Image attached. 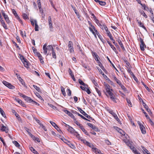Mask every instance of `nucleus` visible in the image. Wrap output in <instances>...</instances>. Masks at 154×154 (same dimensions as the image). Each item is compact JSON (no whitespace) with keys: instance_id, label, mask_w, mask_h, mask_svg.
Wrapping results in <instances>:
<instances>
[{"instance_id":"obj_53","label":"nucleus","mask_w":154,"mask_h":154,"mask_svg":"<svg viewBox=\"0 0 154 154\" xmlns=\"http://www.w3.org/2000/svg\"><path fill=\"white\" fill-rule=\"evenodd\" d=\"M50 122L52 125H53V126H54L55 128V127H57V125L54 122L50 121Z\"/></svg>"},{"instance_id":"obj_31","label":"nucleus","mask_w":154,"mask_h":154,"mask_svg":"<svg viewBox=\"0 0 154 154\" xmlns=\"http://www.w3.org/2000/svg\"><path fill=\"white\" fill-rule=\"evenodd\" d=\"M79 83L81 85H83L84 87L85 86H88V85L84 83V82L80 79H79Z\"/></svg>"},{"instance_id":"obj_57","label":"nucleus","mask_w":154,"mask_h":154,"mask_svg":"<svg viewBox=\"0 0 154 154\" xmlns=\"http://www.w3.org/2000/svg\"><path fill=\"white\" fill-rule=\"evenodd\" d=\"M149 120V122L150 124L154 126V123L152 121V120L150 119V118L149 119H148Z\"/></svg>"},{"instance_id":"obj_43","label":"nucleus","mask_w":154,"mask_h":154,"mask_svg":"<svg viewBox=\"0 0 154 154\" xmlns=\"http://www.w3.org/2000/svg\"><path fill=\"white\" fill-rule=\"evenodd\" d=\"M35 141H36L38 142H40V140L38 137H36L34 136H33V138H32Z\"/></svg>"},{"instance_id":"obj_62","label":"nucleus","mask_w":154,"mask_h":154,"mask_svg":"<svg viewBox=\"0 0 154 154\" xmlns=\"http://www.w3.org/2000/svg\"><path fill=\"white\" fill-rule=\"evenodd\" d=\"M85 91L88 94H90L91 93V91L87 87L86 88L85 90Z\"/></svg>"},{"instance_id":"obj_55","label":"nucleus","mask_w":154,"mask_h":154,"mask_svg":"<svg viewBox=\"0 0 154 154\" xmlns=\"http://www.w3.org/2000/svg\"><path fill=\"white\" fill-rule=\"evenodd\" d=\"M89 29L90 31L93 34H94L95 33V32H94L95 31L94 30V29L91 27H89Z\"/></svg>"},{"instance_id":"obj_9","label":"nucleus","mask_w":154,"mask_h":154,"mask_svg":"<svg viewBox=\"0 0 154 154\" xmlns=\"http://www.w3.org/2000/svg\"><path fill=\"white\" fill-rule=\"evenodd\" d=\"M68 47L69 49V51L70 53H71L72 51H73V43L72 41H70L69 42Z\"/></svg>"},{"instance_id":"obj_50","label":"nucleus","mask_w":154,"mask_h":154,"mask_svg":"<svg viewBox=\"0 0 154 154\" xmlns=\"http://www.w3.org/2000/svg\"><path fill=\"white\" fill-rule=\"evenodd\" d=\"M127 102L128 103V105L129 106L132 107V104L130 100L128 99H127Z\"/></svg>"},{"instance_id":"obj_15","label":"nucleus","mask_w":154,"mask_h":154,"mask_svg":"<svg viewBox=\"0 0 154 154\" xmlns=\"http://www.w3.org/2000/svg\"><path fill=\"white\" fill-rule=\"evenodd\" d=\"M37 55L40 60L41 63L43 64L44 63V61L43 60L42 57L41 55L38 52L37 53Z\"/></svg>"},{"instance_id":"obj_12","label":"nucleus","mask_w":154,"mask_h":154,"mask_svg":"<svg viewBox=\"0 0 154 154\" xmlns=\"http://www.w3.org/2000/svg\"><path fill=\"white\" fill-rule=\"evenodd\" d=\"M24 99L26 101L31 103H32L33 100H32L30 97L26 96H24Z\"/></svg>"},{"instance_id":"obj_48","label":"nucleus","mask_w":154,"mask_h":154,"mask_svg":"<svg viewBox=\"0 0 154 154\" xmlns=\"http://www.w3.org/2000/svg\"><path fill=\"white\" fill-rule=\"evenodd\" d=\"M91 81L94 85L96 86L97 87L98 86V85L96 82L95 81L94 79V78H92L91 79Z\"/></svg>"},{"instance_id":"obj_58","label":"nucleus","mask_w":154,"mask_h":154,"mask_svg":"<svg viewBox=\"0 0 154 154\" xmlns=\"http://www.w3.org/2000/svg\"><path fill=\"white\" fill-rule=\"evenodd\" d=\"M86 144L89 146V147H91L92 146H93V145L90 143L89 142H87L86 143Z\"/></svg>"},{"instance_id":"obj_22","label":"nucleus","mask_w":154,"mask_h":154,"mask_svg":"<svg viewBox=\"0 0 154 154\" xmlns=\"http://www.w3.org/2000/svg\"><path fill=\"white\" fill-rule=\"evenodd\" d=\"M3 16L7 23H9L10 21L9 19L8 16L6 15L5 13H3Z\"/></svg>"},{"instance_id":"obj_38","label":"nucleus","mask_w":154,"mask_h":154,"mask_svg":"<svg viewBox=\"0 0 154 154\" xmlns=\"http://www.w3.org/2000/svg\"><path fill=\"white\" fill-rule=\"evenodd\" d=\"M107 58L108 60H109L110 63L112 65V67L117 71H118V70H117L116 68L115 67L114 65L113 64V63H112V62L111 61V60H109V58L108 57H107Z\"/></svg>"},{"instance_id":"obj_40","label":"nucleus","mask_w":154,"mask_h":154,"mask_svg":"<svg viewBox=\"0 0 154 154\" xmlns=\"http://www.w3.org/2000/svg\"><path fill=\"white\" fill-rule=\"evenodd\" d=\"M113 79L116 81V83L118 84L121 82L115 76H113Z\"/></svg>"},{"instance_id":"obj_6","label":"nucleus","mask_w":154,"mask_h":154,"mask_svg":"<svg viewBox=\"0 0 154 154\" xmlns=\"http://www.w3.org/2000/svg\"><path fill=\"white\" fill-rule=\"evenodd\" d=\"M66 125V127L68 126V130L71 133L77 134V132L75 131V130L71 127L69 126V125H67L65 124Z\"/></svg>"},{"instance_id":"obj_21","label":"nucleus","mask_w":154,"mask_h":154,"mask_svg":"<svg viewBox=\"0 0 154 154\" xmlns=\"http://www.w3.org/2000/svg\"><path fill=\"white\" fill-rule=\"evenodd\" d=\"M92 54L93 57H94V58L95 59V60L97 61H98L99 62L98 59L99 56L95 52H93L92 53Z\"/></svg>"},{"instance_id":"obj_3","label":"nucleus","mask_w":154,"mask_h":154,"mask_svg":"<svg viewBox=\"0 0 154 154\" xmlns=\"http://www.w3.org/2000/svg\"><path fill=\"white\" fill-rule=\"evenodd\" d=\"M96 23L103 30L105 29H105L106 28H108L106 26L105 24L104 23L101 21H99L98 20V21H97V23Z\"/></svg>"},{"instance_id":"obj_16","label":"nucleus","mask_w":154,"mask_h":154,"mask_svg":"<svg viewBox=\"0 0 154 154\" xmlns=\"http://www.w3.org/2000/svg\"><path fill=\"white\" fill-rule=\"evenodd\" d=\"M15 100L16 101L18 102L19 103L21 104L24 107H26V105L23 102V101H21V100H20V99H18V98H17V99L15 98Z\"/></svg>"},{"instance_id":"obj_44","label":"nucleus","mask_w":154,"mask_h":154,"mask_svg":"<svg viewBox=\"0 0 154 154\" xmlns=\"http://www.w3.org/2000/svg\"><path fill=\"white\" fill-rule=\"evenodd\" d=\"M13 143L16 147H20V145L19 144L17 141L14 140L13 141Z\"/></svg>"},{"instance_id":"obj_4","label":"nucleus","mask_w":154,"mask_h":154,"mask_svg":"<svg viewBox=\"0 0 154 154\" xmlns=\"http://www.w3.org/2000/svg\"><path fill=\"white\" fill-rule=\"evenodd\" d=\"M140 41L141 43L140 45V48L141 51H143L144 50V48H146V46L145 44L143 39L141 38H139Z\"/></svg>"},{"instance_id":"obj_39","label":"nucleus","mask_w":154,"mask_h":154,"mask_svg":"<svg viewBox=\"0 0 154 154\" xmlns=\"http://www.w3.org/2000/svg\"><path fill=\"white\" fill-rule=\"evenodd\" d=\"M98 3L101 6H105L106 4V3L105 2L100 0L99 1Z\"/></svg>"},{"instance_id":"obj_26","label":"nucleus","mask_w":154,"mask_h":154,"mask_svg":"<svg viewBox=\"0 0 154 154\" xmlns=\"http://www.w3.org/2000/svg\"><path fill=\"white\" fill-rule=\"evenodd\" d=\"M71 6L73 10L74 11L75 14H76L78 18H79L80 17V15L79 13H78L77 12L76 10L75 9V8L72 5H71Z\"/></svg>"},{"instance_id":"obj_14","label":"nucleus","mask_w":154,"mask_h":154,"mask_svg":"<svg viewBox=\"0 0 154 154\" xmlns=\"http://www.w3.org/2000/svg\"><path fill=\"white\" fill-rule=\"evenodd\" d=\"M128 72L131 75L132 77L136 81H137V77L133 73V72L131 71V69H128Z\"/></svg>"},{"instance_id":"obj_25","label":"nucleus","mask_w":154,"mask_h":154,"mask_svg":"<svg viewBox=\"0 0 154 154\" xmlns=\"http://www.w3.org/2000/svg\"><path fill=\"white\" fill-rule=\"evenodd\" d=\"M80 128L81 130L86 135L88 136L89 134H88L87 131L83 128L82 126H80Z\"/></svg>"},{"instance_id":"obj_54","label":"nucleus","mask_w":154,"mask_h":154,"mask_svg":"<svg viewBox=\"0 0 154 154\" xmlns=\"http://www.w3.org/2000/svg\"><path fill=\"white\" fill-rule=\"evenodd\" d=\"M52 55L53 57L56 59V55L55 52L54 51V49L52 51Z\"/></svg>"},{"instance_id":"obj_13","label":"nucleus","mask_w":154,"mask_h":154,"mask_svg":"<svg viewBox=\"0 0 154 154\" xmlns=\"http://www.w3.org/2000/svg\"><path fill=\"white\" fill-rule=\"evenodd\" d=\"M87 125L91 127L93 130H95V131H98V129L97 128L96 126L95 125H94L90 123H88Z\"/></svg>"},{"instance_id":"obj_46","label":"nucleus","mask_w":154,"mask_h":154,"mask_svg":"<svg viewBox=\"0 0 154 154\" xmlns=\"http://www.w3.org/2000/svg\"><path fill=\"white\" fill-rule=\"evenodd\" d=\"M23 64L25 67H26L27 68H28V66H29L28 63L26 60L25 61V62H23Z\"/></svg>"},{"instance_id":"obj_28","label":"nucleus","mask_w":154,"mask_h":154,"mask_svg":"<svg viewBox=\"0 0 154 154\" xmlns=\"http://www.w3.org/2000/svg\"><path fill=\"white\" fill-rule=\"evenodd\" d=\"M0 21L3 27L5 28V29H8V27H7L6 24L5 23L4 21L3 20H0Z\"/></svg>"},{"instance_id":"obj_56","label":"nucleus","mask_w":154,"mask_h":154,"mask_svg":"<svg viewBox=\"0 0 154 154\" xmlns=\"http://www.w3.org/2000/svg\"><path fill=\"white\" fill-rule=\"evenodd\" d=\"M95 90H96V91L97 92V93H98L99 96H101V93L100 91L99 90V89L97 88H95Z\"/></svg>"},{"instance_id":"obj_35","label":"nucleus","mask_w":154,"mask_h":154,"mask_svg":"<svg viewBox=\"0 0 154 154\" xmlns=\"http://www.w3.org/2000/svg\"><path fill=\"white\" fill-rule=\"evenodd\" d=\"M74 135H75L76 137L79 140L81 141L82 140V137H80L79 136V134L77 132V134H74Z\"/></svg>"},{"instance_id":"obj_23","label":"nucleus","mask_w":154,"mask_h":154,"mask_svg":"<svg viewBox=\"0 0 154 154\" xmlns=\"http://www.w3.org/2000/svg\"><path fill=\"white\" fill-rule=\"evenodd\" d=\"M105 29V31L106 32V34L107 35L109 36L110 39H111L112 38L111 34V33L108 30V28H106Z\"/></svg>"},{"instance_id":"obj_29","label":"nucleus","mask_w":154,"mask_h":154,"mask_svg":"<svg viewBox=\"0 0 154 154\" xmlns=\"http://www.w3.org/2000/svg\"><path fill=\"white\" fill-rule=\"evenodd\" d=\"M35 23V31H38V26L37 24V22L36 20H34Z\"/></svg>"},{"instance_id":"obj_27","label":"nucleus","mask_w":154,"mask_h":154,"mask_svg":"<svg viewBox=\"0 0 154 154\" xmlns=\"http://www.w3.org/2000/svg\"><path fill=\"white\" fill-rule=\"evenodd\" d=\"M66 143L72 149H74L75 148V146L68 141H67Z\"/></svg>"},{"instance_id":"obj_45","label":"nucleus","mask_w":154,"mask_h":154,"mask_svg":"<svg viewBox=\"0 0 154 154\" xmlns=\"http://www.w3.org/2000/svg\"><path fill=\"white\" fill-rule=\"evenodd\" d=\"M2 83L4 85H5V86H6L7 87L8 86H9V85H10V84H9V83L5 81H3Z\"/></svg>"},{"instance_id":"obj_42","label":"nucleus","mask_w":154,"mask_h":154,"mask_svg":"<svg viewBox=\"0 0 154 154\" xmlns=\"http://www.w3.org/2000/svg\"><path fill=\"white\" fill-rule=\"evenodd\" d=\"M113 116L114 117L115 119L118 122H120L119 119L116 113L114 114V115Z\"/></svg>"},{"instance_id":"obj_19","label":"nucleus","mask_w":154,"mask_h":154,"mask_svg":"<svg viewBox=\"0 0 154 154\" xmlns=\"http://www.w3.org/2000/svg\"><path fill=\"white\" fill-rule=\"evenodd\" d=\"M116 41L118 42L122 49L123 50H125V48L121 40L119 39H118L116 40Z\"/></svg>"},{"instance_id":"obj_49","label":"nucleus","mask_w":154,"mask_h":154,"mask_svg":"<svg viewBox=\"0 0 154 154\" xmlns=\"http://www.w3.org/2000/svg\"><path fill=\"white\" fill-rule=\"evenodd\" d=\"M94 150L97 154H103L102 153L100 150H98L97 148H95Z\"/></svg>"},{"instance_id":"obj_24","label":"nucleus","mask_w":154,"mask_h":154,"mask_svg":"<svg viewBox=\"0 0 154 154\" xmlns=\"http://www.w3.org/2000/svg\"><path fill=\"white\" fill-rule=\"evenodd\" d=\"M77 108L78 109L80 112L85 116L87 114L84 111L79 107H77Z\"/></svg>"},{"instance_id":"obj_17","label":"nucleus","mask_w":154,"mask_h":154,"mask_svg":"<svg viewBox=\"0 0 154 154\" xmlns=\"http://www.w3.org/2000/svg\"><path fill=\"white\" fill-rule=\"evenodd\" d=\"M137 21L138 24H139V26L142 27L144 29H145L146 31L147 30L146 27L144 26L143 25V23H142L139 20L137 19Z\"/></svg>"},{"instance_id":"obj_8","label":"nucleus","mask_w":154,"mask_h":154,"mask_svg":"<svg viewBox=\"0 0 154 154\" xmlns=\"http://www.w3.org/2000/svg\"><path fill=\"white\" fill-rule=\"evenodd\" d=\"M63 111L66 114L68 115L69 116L72 118L74 120H75V118L74 116L69 111H68L66 109H64Z\"/></svg>"},{"instance_id":"obj_33","label":"nucleus","mask_w":154,"mask_h":154,"mask_svg":"<svg viewBox=\"0 0 154 154\" xmlns=\"http://www.w3.org/2000/svg\"><path fill=\"white\" fill-rule=\"evenodd\" d=\"M19 56L20 57V58L22 62H25V61L26 60L25 58L21 54H19Z\"/></svg>"},{"instance_id":"obj_64","label":"nucleus","mask_w":154,"mask_h":154,"mask_svg":"<svg viewBox=\"0 0 154 154\" xmlns=\"http://www.w3.org/2000/svg\"><path fill=\"white\" fill-rule=\"evenodd\" d=\"M68 72L69 73V74L71 76V75H73L72 74V71L71 70V69L69 68L68 69Z\"/></svg>"},{"instance_id":"obj_20","label":"nucleus","mask_w":154,"mask_h":154,"mask_svg":"<svg viewBox=\"0 0 154 154\" xmlns=\"http://www.w3.org/2000/svg\"><path fill=\"white\" fill-rule=\"evenodd\" d=\"M48 23L49 25V28H52V21L51 20V16H49L48 18Z\"/></svg>"},{"instance_id":"obj_59","label":"nucleus","mask_w":154,"mask_h":154,"mask_svg":"<svg viewBox=\"0 0 154 154\" xmlns=\"http://www.w3.org/2000/svg\"><path fill=\"white\" fill-rule=\"evenodd\" d=\"M111 48L112 49V50L116 53V49L115 47L112 45H111L110 46Z\"/></svg>"},{"instance_id":"obj_10","label":"nucleus","mask_w":154,"mask_h":154,"mask_svg":"<svg viewBox=\"0 0 154 154\" xmlns=\"http://www.w3.org/2000/svg\"><path fill=\"white\" fill-rule=\"evenodd\" d=\"M114 128L118 131V132L120 134H122L124 136L125 135V133L122 130L119 128L117 127H114Z\"/></svg>"},{"instance_id":"obj_11","label":"nucleus","mask_w":154,"mask_h":154,"mask_svg":"<svg viewBox=\"0 0 154 154\" xmlns=\"http://www.w3.org/2000/svg\"><path fill=\"white\" fill-rule=\"evenodd\" d=\"M0 129L3 131H5L6 133H8V127L5 126L3 125H2V126L1 127Z\"/></svg>"},{"instance_id":"obj_51","label":"nucleus","mask_w":154,"mask_h":154,"mask_svg":"<svg viewBox=\"0 0 154 154\" xmlns=\"http://www.w3.org/2000/svg\"><path fill=\"white\" fill-rule=\"evenodd\" d=\"M9 84L10 85H9V86H8L7 87L11 89H13L15 88V87L14 85H11L10 83H9Z\"/></svg>"},{"instance_id":"obj_47","label":"nucleus","mask_w":154,"mask_h":154,"mask_svg":"<svg viewBox=\"0 0 154 154\" xmlns=\"http://www.w3.org/2000/svg\"><path fill=\"white\" fill-rule=\"evenodd\" d=\"M142 111L144 113V114H145V116H146V118L147 119H149V116L147 114V113L145 112L144 111L143 109H142Z\"/></svg>"},{"instance_id":"obj_18","label":"nucleus","mask_w":154,"mask_h":154,"mask_svg":"<svg viewBox=\"0 0 154 154\" xmlns=\"http://www.w3.org/2000/svg\"><path fill=\"white\" fill-rule=\"evenodd\" d=\"M141 147L143 149L142 151L144 154H150L149 151L145 147L142 146H141Z\"/></svg>"},{"instance_id":"obj_37","label":"nucleus","mask_w":154,"mask_h":154,"mask_svg":"<svg viewBox=\"0 0 154 154\" xmlns=\"http://www.w3.org/2000/svg\"><path fill=\"white\" fill-rule=\"evenodd\" d=\"M33 87L34 88H35L38 92H41V90L39 88L35 85H33Z\"/></svg>"},{"instance_id":"obj_7","label":"nucleus","mask_w":154,"mask_h":154,"mask_svg":"<svg viewBox=\"0 0 154 154\" xmlns=\"http://www.w3.org/2000/svg\"><path fill=\"white\" fill-rule=\"evenodd\" d=\"M12 12L13 14H14V16H15V17L21 23H22V20H21L20 19V17L18 16V15H17L16 11L13 9L12 10Z\"/></svg>"},{"instance_id":"obj_1","label":"nucleus","mask_w":154,"mask_h":154,"mask_svg":"<svg viewBox=\"0 0 154 154\" xmlns=\"http://www.w3.org/2000/svg\"><path fill=\"white\" fill-rule=\"evenodd\" d=\"M105 86L106 92L108 93L110 99L113 102L116 103L114 95L111 92V91H112V90L110 89V86L108 84H106Z\"/></svg>"},{"instance_id":"obj_2","label":"nucleus","mask_w":154,"mask_h":154,"mask_svg":"<svg viewBox=\"0 0 154 154\" xmlns=\"http://www.w3.org/2000/svg\"><path fill=\"white\" fill-rule=\"evenodd\" d=\"M47 46L46 44H45L43 45V49L44 50V53L45 55H48L49 52V51L51 50L52 51L54 49L52 45H50Z\"/></svg>"},{"instance_id":"obj_61","label":"nucleus","mask_w":154,"mask_h":154,"mask_svg":"<svg viewBox=\"0 0 154 154\" xmlns=\"http://www.w3.org/2000/svg\"><path fill=\"white\" fill-rule=\"evenodd\" d=\"M105 142L108 145H111V143L108 140H105Z\"/></svg>"},{"instance_id":"obj_36","label":"nucleus","mask_w":154,"mask_h":154,"mask_svg":"<svg viewBox=\"0 0 154 154\" xmlns=\"http://www.w3.org/2000/svg\"><path fill=\"white\" fill-rule=\"evenodd\" d=\"M91 16L93 17V18L94 20H95L96 23H97V21H98V20L97 18L94 15V14L91 13Z\"/></svg>"},{"instance_id":"obj_32","label":"nucleus","mask_w":154,"mask_h":154,"mask_svg":"<svg viewBox=\"0 0 154 154\" xmlns=\"http://www.w3.org/2000/svg\"><path fill=\"white\" fill-rule=\"evenodd\" d=\"M29 149L35 154H39L33 147H31Z\"/></svg>"},{"instance_id":"obj_63","label":"nucleus","mask_w":154,"mask_h":154,"mask_svg":"<svg viewBox=\"0 0 154 154\" xmlns=\"http://www.w3.org/2000/svg\"><path fill=\"white\" fill-rule=\"evenodd\" d=\"M85 117H87L88 119H91V120H94V119H93L92 117H91L90 116L88 115V114H87L86 116H85Z\"/></svg>"},{"instance_id":"obj_41","label":"nucleus","mask_w":154,"mask_h":154,"mask_svg":"<svg viewBox=\"0 0 154 154\" xmlns=\"http://www.w3.org/2000/svg\"><path fill=\"white\" fill-rule=\"evenodd\" d=\"M141 83L145 87V88H146V89L149 92L150 91V89L143 82H141Z\"/></svg>"},{"instance_id":"obj_5","label":"nucleus","mask_w":154,"mask_h":154,"mask_svg":"<svg viewBox=\"0 0 154 154\" xmlns=\"http://www.w3.org/2000/svg\"><path fill=\"white\" fill-rule=\"evenodd\" d=\"M138 124H139L140 128V130L141 131L142 133L143 134H145L146 133V129L144 127L143 125L141 124V123H140V122H138Z\"/></svg>"},{"instance_id":"obj_60","label":"nucleus","mask_w":154,"mask_h":154,"mask_svg":"<svg viewBox=\"0 0 154 154\" xmlns=\"http://www.w3.org/2000/svg\"><path fill=\"white\" fill-rule=\"evenodd\" d=\"M23 18L25 19H26L28 18V17L27 14L25 13L23 14Z\"/></svg>"},{"instance_id":"obj_52","label":"nucleus","mask_w":154,"mask_h":154,"mask_svg":"<svg viewBox=\"0 0 154 154\" xmlns=\"http://www.w3.org/2000/svg\"><path fill=\"white\" fill-rule=\"evenodd\" d=\"M126 144L130 147V148L131 149L132 147H134L129 142H127Z\"/></svg>"},{"instance_id":"obj_30","label":"nucleus","mask_w":154,"mask_h":154,"mask_svg":"<svg viewBox=\"0 0 154 154\" xmlns=\"http://www.w3.org/2000/svg\"><path fill=\"white\" fill-rule=\"evenodd\" d=\"M60 88L61 89V92L64 96H65L66 95L64 88L63 86H61Z\"/></svg>"},{"instance_id":"obj_34","label":"nucleus","mask_w":154,"mask_h":154,"mask_svg":"<svg viewBox=\"0 0 154 154\" xmlns=\"http://www.w3.org/2000/svg\"><path fill=\"white\" fill-rule=\"evenodd\" d=\"M0 112L1 114L2 115V116L4 117H6V116L5 115V112L0 107Z\"/></svg>"}]
</instances>
